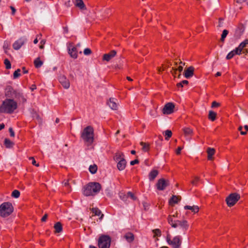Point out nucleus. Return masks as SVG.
I'll return each mask as SVG.
<instances>
[{
  "label": "nucleus",
  "mask_w": 248,
  "mask_h": 248,
  "mask_svg": "<svg viewBox=\"0 0 248 248\" xmlns=\"http://www.w3.org/2000/svg\"><path fill=\"white\" fill-rule=\"evenodd\" d=\"M17 108L16 101L12 99H6L0 107V112L5 113H12Z\"/></svg>",
  "instance_id": "1"
},
{
  "label": "nucleus",
  "mask_w": 248,
  "mask_h": 248,
  "mask_svg": "<svg viewBox=\"0 0 248 248\" xmlns=\"http://www.w3.org/2000/svg\"><path fill=\"white\" fill-rule=\"evenodd\" d=\"M101 189V185L97 182H90L84 186L83 194L86 196H94Z\"/></svg>",
  "instance_id": "2"
},
{
  "label": "nucleus",
  "mask_w": 248,
  "mask_h": 248,
  "mask_svg": "<svg viewBox=\"0 0 248 248\" xmlns=\"http://www.w3.org/2000/svg\"><path fill=\"white\" fill-rule=\"evenodd\" d=\"M81 137L88 145H91L94 140V130L92 126L86 127L81 133Z\"/></svg>",
  "instance_id": "3"
},
{
  "label": "nucleus",
  "mask_w": 248,
  "mask_h": 248,
  "mask_svg": "<svg viewBox=\"0 0 248 248\" xmlns=\"http://www.w3.org/2000/svg\"><path fill=\"white\" fill-rule=\"evenodd\" d=\"M13 207L11 203L5 202L0 206V216L2 217H6L13 212Z\"/></svg>",
  "instance_id": "4"
},
{
  "label": "nucleus",
  "mask_w": 248,
  "mask_h": 248,
  "mask_svg": "<svg viewBox=\"0 0 248 248\" xmlns=\"http://www.w3.org/2000/svg\"><path fill=\"white\" fill-rule=\"evenodd\" d=\"M240 199L239 194L234 192L230 194L225 199V202L229 207L233 206Z\"/></svg>",
  "instance_id": "5"
},
{
  "label": "nucleus",
  "mask_w": 248,
  "mask_h": 248,
  "mask_svg": "<svg viewBox=\"0 0 248 248\" xmlns=\"http://www.w3.org/2000/svg\"><path fill=\"white\" fill-rule=\"evenodd\" d=\"M111 238L109 236L102 235L99 238L98 246L99 248H109Z\"/></svg>",
  "instance_id": "6"
},
{
  "label": "nucleus",
  "mask_w": 248,
  "mask_h": 248,
  "mask_svg": "<svg viewBox=\"0 0 248 248\" xmlns=\"http://www.w3.org/2000/svg\"><path fill=\"white\" fill-rule=\"evenodd\" d=\"M114 160L118 162L117 168L119 170L124 169V157L123 153H117L114 157Z\"/></svg>",
  "instance_id": "7"
},
{
  "label": "nucleus",
  "mask_w": 248,
  "mask_h": 248,
  "mask_svg": "<svg viewBox=\"0 0 248 248\" xmlns=\"http://www.w3.org/2000/svg\"><path fill=\"white\" fill-rule=\"evenodd\" d=\"M167 241L170 245L172 246L173 248H179L181 244V240L178 236L175 237L172 240H171L170 235L168 234L167 236Z\"/></svg>",
  "instance_id": "8"
},
{
  "label": "nucleus",
  "mask_w": 248,
  "mask_h": 248,
  "mask_svg": "<svg viewBox=\"0 0 248 248\" xmlns=\"http://www.w3.org/2000/svg\"><path fill=\"white\" fill-rule=\"evenodd\" d=\"M169 185V181L164 178L159 179L156 184L157 189L160 191L164 190Z\"/></svg>",
  "instance_id": "9"
},
{
  "label": "nucleus",
  "mask_w": 248,
  "mask_h": 248,
  "mask_svg": "<svg viewBox=\"0 0 248 248\" xmlns=\"http://www.w3.org/2000/svg\"><path fill=\"white\" fill-rule=\"evenodd\" d=\"M175 105L172 103H168L162 109V113L164 114H170L174 112Z\"/></svg>",
  "instance_id": "10"
},
{
  "label": "nucleus",
  "mask_w": 248,
  "mask_h": 248,
  "mask_svg": "<svg viewBox=\"0 0 248 248\" xmlns=\"http://www.w3.org/2000/svg\"><path fill=\"white\" fill-rule=\"evenodd\" d=\"M80 45L79 44H78L76 46H73L71 45H69L68 46V53L70 55V56L76 59L78 57V50L77 49V47L78 46H80Z\"/></svg>",
  "instance_id": "11"
},
{
  "label": "nucleus",
  "mask_w": 248,
  "mask_h": 248,
  "mask_svg": "<svg viewBox=\"0 0 248 248\" xmlns=\"http://www.w3.org/2000/svg\"><path fill=\"white\" fill-rule=\"evenodd\" d=\"M59 81L64 88L67 89L70 87V82L69 80L66 78L65 76L63 75L60 76L59 77Z\"/></svg>",
  "instance_id": "12"
},
{
  "label": "nucleus",
  "mask_w": 248,
  "mask_h": 248,
  "mask_svg": "<svg viewBox=\"0 0 248 248\" xmlns=\"http://www.w3.org/2000/svg\"><path fill=\"white\" fill-rule=\"evenodd\" d=\"M25 39L23 38H20L13 45V47L15 50H18L25 43Z\"/></svg>",
  "instance_id": "13"
},
{
  "label": "nucleus",
  "mask_w": 248,
  "mask_h": 248,
  "mask_svg": "<svg viewBox=\"0 0 248 248\" xmlns=\"http://www.w3.org/2000/svg\"><path fill=\"white\" fill-rule=\"evenodd\" d=\"M108 105L113 110H116L118 108V103L117 100L114 98H111L107 102Z\"/></svg>",
  "instance_id": "14"
},
{
  "label": "nucleus",
  "mask_w": 248,
  "mask_h": 248,
  "mask_svg": "<svg viewBox=\"0 0 248 248\" xmlns=\"http://www.w3.org/2000/svg\"><path fill=\"white\" fill-rule=\"evenodd\" d=\"M116 54L115 50H112L108 53L105 54L103 56V60L107 62H109L111 60Z\"/></svg>",
  "instance_id": "15"
},
{
  "label": "nucleus",
  "mask_w": 248,
  "mask_h": 248,
  "mask_svg": "<svg viewBox=\"0 0 248 248\" xmlns=\"http://www.w3.org/2000/svg\"><path fill=\"white\" fill-rule=\"evenodd\" d=\"M207 154V160L209 161H213L214 160V155L215 154V149L213 148L208 147L206 150Z\"/></svg>",
  "instance_id": "16"
},
{
  "label": "nucleus",
  "mask_w": 248,
  "mask_h": 248,
  "mask_svg": "<svg viewBox=\"0 0 248 248\" xmlns=\"http://www.w3.org/2000/svg\"><path fill=\"white\" fill-rule=\"evenodd\" d=\"M178 213H175V214L172 216L170 215L168 217V223L171 225L173 228L177 227V223L175 222V221L173 219V217H177Z\"/></svg>",
  "instance_id": "17"
},
{
  "label": "nucleus",
  "mask_w": 248,
  "mask_h": 248,
  "mask_svg": "<svg viewBox=\"0 0 248 248\" xmlns=\"http://www.w3.org/2000/svg\"><path fill=\"white\" fill-rule=\"evenodd\" d=\"M194 68L192 66H190L185 70L184 76L186 78L191 77L194 75Z\"/></svg>",
  "instance_id": "18"
},
{
  "label": "nucleus",
  "mask_w": 248,
  "mask_h": 248,
  "mask_svg": "<svg viewBox=\"0 0 248 248\" xmlns=\"http://www.w3.org/2000/svg\"><path fill=\"white\" fill-rule=\"evenodd\" d=\"M181 200V197L180 196L172 195L169 200V204L170 206H173L174 204L177 203Z\"/></svg>",
  "instance_id": "19"
},
{
  "label": "nucleus",
  "mask_w": 248,
  "mask_h": 248,
  "mask_svg": "<svg viewBox=\"0 0 248 248\" xmlns=\"http://www.w3.org/2000/svg\"><path fill=\"white\" fill-rule=\"evenodd\" d=\"M75 5L82 10H85L87 9L82 0H75Z\"/></svg>",
  "instance_id": "20"
},
{
  "label": "nucleus",
  "mask_w": 248,
  "mask_h": 248,
  "mask_svg": "<svg viewBox=\"0 0 248 248\" xmlns=\"http://www.w3.org/2000/svg\"><path fill=\"white\" fill-rule=\"evenodd\" d=\"M184 208L186 210H190L194 214L197 213L199 212V207L197 205L189 206L186 205L184 206Z\"/></svg>",
  "instance_id": "21"
},
{
  "label": "nucleus",
  "mask_w": 248,
  "mask_h": 248,
  "mask_svg": "<svg viewBox=\"0 0 248 248\" xmlns=\"http://www.w3.org/2000/svg\"><path fill=\"white\" fill-rule=\"evenodd\" d=\"M248 44V40L246 39L243 42L241 43L238 47H237L235 50L236 51L238 52V53L239 54H241L242 50L243 48L246 46V45Z\"/></svg>",
  "instance_id": "22"
},
{
  "label": "nucleus",
  "mask_w": 248,
  "mask_h": 248,
  "mask_svg": "<svg viewBox=\"0 0 248 248\" xmlns=\"http://www.w3.org/2000/svg\"><path fill=\"white\" fill-rule=\"evenodd\" d=\"M125 239L129 243H132L135 239V235L133 233L128 232L125 235Z\"/></svg>",
  "instance_id": "23"
},
{
  "label": "nucleus",
  "mask_w": 248,
  "mask_h": 248,
  "mask_svg": "<svg viewBox=\"0 0 248 248\" xmlns=\"http://www.w3.org/2000/svg\"><path fill=\"white\" fill-rule=\"evenodd\" d=\"M177 226L179 225L182 228L186 230L188 229L189 225L188 224V222L186 220H183L181 221H177Z\"/></svg>",
  "instance_id": "24"
},
{
  "label": "nucleus",
  "mask_w": 248,
  "mask_h": 248,
  "mask_svg": "<svg viewBox=\"0 0 248 248\" xmlns=\"http://www.w3.org/2000/svg\"><path fill=\"white\" fill-rule=\"evenodd\" d=\"M158 171L157 170H152L149 173V179L150 181H153L155 178L158 174Z\"/></svg>",
  "instance_id": "25"
},
{
  "label": "nucleus",
  "mask_w": 248,
  "mask_h": 248,
  "mask_svg": "<svg viewBox=\"0 0 248 248\" xmlns=\"http://www.w3.org/2000/svg\"><path fill=\"white\" fill-rule=\"evenodd\" d=\"M185 136H192L193 134V131L189 127H185L183 129Z\"/></svg>",
  "instance_id": "26"
},
{
  "label": "nucleus",
  "mask_w": 248,
  "mask_h": 248,
  "mask_svg": "<svg viewBox=\"0 0 248 248\" xmlns=\"http://www.w3.org/2000/svg\"><path fill=\"white\" fill-rule=\"evenodd\" d=\"M55 229V232L56 233H60L62 231V225L60 222H57L54 226Z\"/></svg>",
  "instance_id": "27"
},
{
  "label": "nucleus",
  "mask_w": 248,
  "mask_h": 248,
  "mask_svg": "<svg viewBox=\"0 0 248 248\" xmlns=\"http://www.w3.org/2000/svg\"><path fill=\"white\" fill-rule=\"evenodd\" d=\"M217 113L212 110L209 111L208 114V119L212 121H214L217 118Z\"/></svg>",
  "instance_id": "28"
},
{
  "label": "nucleus",
  "mask_w": 248,
  "mask_h": 248,
  "mask_svg": "<svg viewBox=\"0 0 248 248\" xmlns=\"http://www.w3.org/2000/svg\"><path fill=\"white\" fill-rule=\"evenodd\" d=\"M140 144L142 146V149L143 151L148 152L150 150L149 143L141 141L140 142Z\"/></svg>",
  "instance_id": "29"
},
{
  "label": "nucleus",
  "mask_w": 248,
  "mask_h": 248,
  "mask_svg": "<svg viewBox=\"0 0 248 248\" xmlns=\"http://www.w3.org/2000/svg\"><path fill=\"white\" fill-rule=\"evenodd\" d=\"M43 63V62L40 60V58L39 57L36 58L34 61V65L36 68L40 67L42 65Z\"/></svg>",
  "instance_id": "30"
},
{
  "label": "nucleus",
  "mask_w": 248,
  "mask_h": 248,
  "mask_svg": "<svg viewBox=\"0 0 248 248\" xmlns=\"http://www.w3.org/2000/svg\"><path fill=\"white\" fill-rule=\"evenodd\" d=\"M235 55H239L238 52L236 51V50L234 49L231 52H230L227 56L226 59L227 60H230L232 59Z\"/></svg>",
  "instance_id": "31"
},
{
  "label": "nucleus",
  "mask_w": 248,
  "mask_h": 248,
  "mask_svg": "<svg viewBox=\"0 0 248 248\" xmlns=\"http://www.w3.org/2000/svg\"><path fill=\"white\" fill-rule=\"evenodd\" d=\"M4 144L7 148H10L12 147L14 144L13 142L8 139H5Z\"/></svg>",
  "instance_id": "32"
},
{
  "label": "nucleus",
  "mask_w": 248,
  "mask_h": 248,
  "mask_svg": "<svg viewBox=\"0 0 248 248\" xmlns=\"http://www.w3.org/2000/svg\"><path fill=\"white\" fill-rule=\"evenodd\" d=\"M97 170V167L96 165H91L89 167V170L92 174L96 173Z\"/></svg>",
  "instance_id": "33"
},
{
  "label": "nucleus",
  "mask_w": 248,
  "mask_h": 248,
  "mask_svg": "<svg viewBox=\"0 0 248 248\" xmlns=\"http://www.w3.org/2000/svg\"><path fill=\"white\" fill-rule=\"evenodd\" d=\"M172 132L170 130H167L165 131V139L169 140V139L172 136Z\"/></svg>",
  "instance_id": "34"
},
{
  "label": "nucleus",
  "mask_w": 248,
  "mask_h": 248,
  "mask_svg": "<svg viewBox=\"0 0 248 248\" xmlns=\"http://www.w3.org/2000/svg\"><path fill=\"white\" fill-rule=\"evenodd\" d=\"M200 180L199 176H196L193 178V179L191 181V183L193 185H196Z\"/></svg>",
  "instance_id": "35"
},
{
  "label": "nucleus",
  "mask_w": 248,
  "mask_h": 248,
  "mask_svg": "<svg viewBox=\"0 0 248 248\" xmlns=\"http://www.w3.org/2000/svg\"><path fill=\"white\" fill-rule=\"evenodd\" d=\"M20 69H17L16 70L13 74V78L14 79L18 78L20 76Z\"/></svg>",
  "instance_id": "36"
},
{
  "label": "nucleus",
  "mask_w": 248,
  "mask_h": 248,
  "mask_svg": "<svg viewBox=\"0 0 248 248\" xmlns=\"http://www.w3.org/2000/svg\"><path fill=\"white\" fill-rule=\"evenodd\" d=\"M92 211L95 216H99L101 214V211L97 208H93Z\"/></svg>",
  "instance_id": "37"
},
{
  "label": "nucleus",
  "mask_w": 248,
  "mask_h": 248,
  "mask_svg": "<svg viewBox=\"0 0 248 248\" xmlns=\"http://www.w3.org/2000/svg\"><path fill=\"white\" fill-rule=\"evenodd\" d=\"M32 117L34 119L37 120L39 123H41V119L39 115L36 112H34L32 113Z\"/></svg>",
  "instance_id": "38"
},
{
  "label": "nucleus",
  "mask_w": 248,
  "mask_h": 248,
  "mask_svg": "<svg viewBox=\"0 0 248 248\" xmlns=\"http://www.w3.org/2000/svg\"><path fill=\"white\" fill-rule=\"evenodd\" d=\"M19 196H20V192L17 190H14L12 193V196L15 198H18L19 197Z\"/></svg>",
  "instance_id": "39"
},
{
  "label": "nucleus",
  "mask_w": 248,
  "mask_h": 248,
  "mask_svg": "<svg viewBox=\"0 0 248 248\" xmlns=\"http://www.w3.org/2000/svg\"><path fill=\"white\" fill-rule=\"evenodd\" d=\"M4 64L7 69H9L11 68V64L10 62L7 59H5Z\"/></svg>",
  "instance_id": "40"
},
{
  "label": "nucleus",
  "mask_w": 248,
  "mask_h": 248,
  "mask_svg": "<svg viewBox=\"0 0 248 248\" xmlns=\"http://www.w3.org/2000/svg\"><path fill=\"white\" fill-rule=\"evenodd\" d=\"M228 33V31L226 30H224L223 31L222 34L221 35V41H224L225 38L226 37Z\"/></svg>",
  "instance_id": "41"
},
{
  "label": "nucleus",
  "mask_w": 248,
  "mask_h": 248,
  "mask_svg": "<svg viewBox=\"0 0 248 248\" xmlns=\"http://www.w3.org/2000/svg\"><path fill=\"white\" fill-rule=\"evenodd\" d=\"M153 232L154 233V237L156 236H160L161 235V231L159 229H155L153 230Z\"/></svg>",
  "instance_id": "42"
},
{
  "label": "nucleus",
  "mask_w": 248,
  "mask_h": 248,
  "mask_svg": "<svg viewBox=\"0 0 248 248\" xmlns=\"http://www.w3.org/2000/svg\"><path fill=\"white\" fill-rule=\"evenodd\" d=\"M83 53L85 55H89L91 54L92 51L89 48H86L84 50Z\"/></svg>",
  "instance_id": "43"
},
{
  "label": "nucleus",
  "mask_w": 248,
  "mask_h": 248,
  "mask_svg": "<svg viewBox=\"0 0 248 248\" xmlns=\"http://www.w3.org/2000/svg\"><path fill=\"white\" fill-rule=\"evenodd\" d=\"M127 195L130 196L133 200H136L137 199V197L131 192H128L127 193Z\"/></svg>",
  "instance_id": "44"
},
{
  "label": "nucleus",
  "mask_w": 248,
  "mask_h": 248,
  "mask_svg": "<svg viewBox=\"0 0 248 248\" xmlns=\"http://www.w3.org/2000/svg\"><path fill=\"white\" fill-rule=\"evenodd\" d=\"M220 106V104L216 101H213L212 103L211 107L212 108L218 107Z\"/></svg>",
  "instance_id": "45"
},
{
  "label": "nucleus",
  "mask_w": 248,
  "mask_h": 248,
  "mask_svg": "<svg viewBox=\"0 0 248 248\" xmlns=\"http://www.w3.org/2000/svg\"><path fill=\"white\" fill-rule=\"evenodd\" d=\"M30 159L32 160V164L37 167L39 166V164H37L33 157H30Z\"/></svg>",
  "instance_id": "46"
},
{
  "label": "nucleus",
  "mask_w": 248,
  "mask_h": 248,
  "mask_svg": "<svg viewBox=\"0 0 248 248\" xmlns=\"http://www.w3.org/2000/svg\"><path fill=\"white\" fill-rule=\"evenodd\" d=\"M243 127L242 126H239L238 129L239 131H240V133L242 135H246V132H244L242 131Z\"/></svg>",
  "instance_id": "47"
},
{
  "label": "nucleus",
  "mask_w": 248,
  "mask_h": 248,
  "mask_svg": "<svg viewBox=\"0 0 248 248\" xmlns=\"http://www.w3.org/2000/svg\"><path fill=\"white\" fill-rule=\"evenodd\" d=\"M183 147H178L177 150H176V154L177 155H179L181 154V151L182 150Z\"/></svg>",
  "instance_id": "48"
},
{
  "label": "nucleus",
  "mask_w": 248,
  "mask_h": 248,
  "mask_svg": "<svg viewBox=\"0 0 248 248\" xmlns=\"http://www.w3.org/2000/svg\"><path fill=\"white\" fill-rule=\"evenodd\" d=\"M139 163V160L138 159H136L134 160H133L130 162L131 165H134L135 164H138Z\"/></svg>",
  "instance_id": "49"
},
{
  "label": "nucleus",
  "mask_w": 248,
  "mask_h": 248,
  "mask_svg": "<svg viewBox=\"0 0 248 248\" xmlns=\"http://www.w3.org/2000/svg\"><path fill=\"white\" fill-rule=\"evenodd\" d=\"M9 132L10 133V136L11 137H14L15 136V133L12 127H10L9 129Z\"/></svg>",
  "instance_id": "50"
},
{
  "label": "nucleus",
  "mask_w": 248,
  "mask_h": 248,
  "mask_svg": "<svg viewBox=\"0 0 248 248\" xmlns=\"http://www.w3.org/2000/svg\"><path fill=\"white\" fill-rule=\"evenodd\" d=\"M177 69V71L178 70L179 71V74L178 75V78L180 77V76H181V74H180V72L182 71L183 69V67L182 66H179Z\"/></svg>",
  "instance_id": "51"
},
{
  "label": "nucleus",
  "mask_w": 248,
  "mask_h": 248,
  "mask_svg": "<svg viewBox=\"0 0 248 248\" xmlns=\"http://www.w3.org/2000/svg\"><path fill=\"white\" fill-rule=\"evenodd\" d=\"M47 217V215L46 214L42 218L41 220L43 222L46 221Z\"/></svg>",
  "instance_id": "52"
},
{
  "label": "nucleus",
  "mask_w": 248,
  "mask_h": 248,
  "mask_svg": "<svg viewBox=\"0 0 248 248\" xmlns=\"http://www.w3.org/2000/svg\"><path fill=\"white\" fill-rule=\"evenodd\" d=\"M10 8L12 10V14L13 15H15V14L16 13V9L14 7H13L12 6H10Z\"/></svg>",
  "instance_id": "53"
},
{
  "label": "nucleus",
  "mask_w": 248,
  "mask_h": 248,
  "mask_svg": "<svg viewBox=\"0 0 248 248\" xmlns=\"http://www.w3.org/2000/svg\"><path fill=\"white\" fill-rule=\"evenodd\" d=\"M164 70V68L163 66L157 68V71L159 73L163 72Z\"/></svg>",
  "instance_id": "54"
},
{
  "label": "nucleus",
  "mask_w": 248,
  "mask_h": 248,
  "mask_svg": "<svg viewBox=\"0 0 248 248\" xmlns=\"http://www.w3.org/2000/svg\"><path fill=\"white\" fill-rule=\"evenodd\" d=\"M3 47L5 50V52H7L6 50L8 49V45L7 44L5 43Z\"/></svg>",
  "instance_id": "55"
},
{
  "label": "nucleus",
  "mask_w": 248,
  "mask_h": 248,
  "mask_svg": "<svg viewBox=\"0 0 248 248\" xmlns=\"http://www.w3.org/2000/svg\"><path fill=\"white\" fill-rule=\"evenodd\" d=\"M173 72H172V75L174 77H175V75L177 74V69L173 68Z\"/></svg>",
  "instance_id": "56"
},
{
  "label": "nucleus",
  "mask_w": 248,
  "mask_h": 248,
  "mask_svg": "<svg viewBox=\"0 0 248 248\" xmlns=\"http://www.w3.org/2000/svg\"><path fill=\"white\" fill-rule=\"evenodd\" d=\"M36 89V87L35 85H32L31 87V90L33 91L34 90Z\"/></svg>",
  "instance_id": "57"
},
{
  "label": "nucleus",
  "mask_w": 248,
  "mask_h": 248,
  "mask_svg": "<svg viewBox=\"0 0 248 248\" xmlns=\"http://www.w3.org/2000/svg\"><path fill=\"white\" fill-rule=\"evenodd\" d=\"M182 84L187 85L188 84V81L186 80H183L182 82Z\"/></svg>",
  "instance_id": "58"
},
{
  "label": "nucleus",
  "mask_w": 248,
  "mask_h": 248,
  "mask_svg": "<svg viewBox=\"0 0 248 248\" xmlns=\"http://www.w3.org/2000/svg\"><path fill=\"white\" fill-rule=\"evenodd\" d=\"M23 72L24 74H27L28 73V71L26 70L24 67H22Z\"/></svg>",
  "instance_id": "59"
},
{
  "label": "nucleus",
  "mask_w": 248,
  "mask_h": 248,
  "mask_svg": "<svg viewBox=\"0 0 248 248\" xmlns=\"http://www.w3.org/2000/svg\"><path fill=\"white\" fill-rule=\"evenodd\" d=\"M176 85L178 87H183V84L182 82L177 83Z\"/></svg>",
  "instance_id": "60"
},
{
  "label": "nucleus",
  "mask_w": 248,
  "mask_h": 248,
  "mask_svg": "<svg viewBox=\"0 0 248 248\" xmlns=\"http://www.w3.org/2000/svg\"><path fill=\"white\" fill-rule=\"evenodd\" d=\"M4 124H0V130L4 128Z\"/></svg>",
  "instance_id": "61"
},
{
  "label": "nucleus",
  "mask_w": 248,
  "mask_h": 248,
  "mask_svg": "<svg viewBox=\"0 0 248 248\" xmlns=\"http://www.w3.org/2000/svg\"><path fill=\"white\" fill-rule=\"evenodd\" d=\"M64 185L65 186H69L68 180H66V182H64Z\"/></svg>",
  "instance_id": "62"
},
{
  "label": "nucleus",
  "mask_w": 248,
  "mask_h": 248,
  "mask_svg": "<svg viewBox=\"0 0 248 248\" xmlns=\"http://www.w3.org/2000/svg\"><path fill=\"white\" fill-rule=\"evenodd\" d=\"M244 128L245 129V130H246L245 132H246V133H247V132L248 131V126L247 125H245Z\"/></svg>",
  "instance_id": "63"
},
{
  "label": "nucleus",
  "mask_w": 248,
  "mask_h": 248,
  "mask_svg": "<svg viewBox=\"0 0 248 248\" xmlns=\"http://www.w3.org/2000/svg\"><path fill=\"white\" fill-rule=\"evenodd\" d=\"M126 79L129 81H132L133 79L129 77H127Z\"/></svg>",
  "instance_id": "64"
}]
</instances>
